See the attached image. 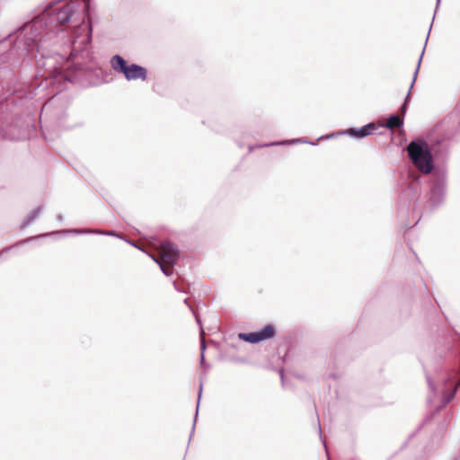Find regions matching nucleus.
<instances>
[{"label": "nucleus", "instance_id": "f257e3e1", "mask_svg": "<svg viewBox=\"0 0 460 460\" xmlns=\"http://www.w3.org/2000/svg\"><path fill=\"white\" fill-rule=\"evenodd\" d=\"M407 151L412 164L421 172L428 174L432 171V156L425 142L412 141L408 145Z\"/></svg>", "mask_w": 460, "mask_h": 460}, {"label": "nucleus", "instance_id": "f03ea898", "mask_svg": "<svg viewBox=\"0 0 460 460\" xmlns=\"http://www.w3.org/2000/svg\"><path fill=\"white\" fill-rule=\"evenodd\" d=\"M111 66L113 70L123 74L127 80H146V69L141 66L132 64L127 65L126 60L119 55H114L111 59Z\"/></svg>", "mask_w": 460, "mask_h": 460}, {"label": "nucleus", "instance_id": "7ed1b4c3", "mask_svg": "<svg viewBox=\"0 0 460 460\" xmlns=\"http://www.w3.org/2000/svg\"><path fill=\"white\" fill-rule=\"evenodd\" d=\"M160 256L161 261L153 256L151 257L157 264H159L163 273L166 276H170L172 274V270L170 268H166L164 264L173 265L177 261L179 258V251L177 247L171 242H164L161 244Z\"/></svg>", "mask_w": 460, "mask_h": 460}, {"label": "nucleus", "instance_id": "20e7f679", "mask_svg": "<svg viewBox=\"0 0 460 460\" xmlns=\"http://www.w3.org/2000/svg\"><path fill=\"white\" fill-rule=\"evenodd\" d=\"M92 40V29L88 25H80L75 31V39L73 41L71 56H84L88 50Z\"/></svg>", "mask_w": 460, "mask_h": 460}, {"label": "nucleus", "instance_id": "39448f33", "mask_svg": "<svg viewBox=\"0 0 460 460\" xmlns=\"http://www.w3.org/2000/svg\"><path fill=\"white\" fill-rule=\"evenodd\" d=\"M274 333L275 329L271 325H266L259 332L240 333L239 338L250 343H257L259 341L272 338Z\"/></svg>", "mask_w": 460, "mask_h": 460}, {"label": "nucleus", "instance_id": "423d86ee", "mask_svg": "<svg viewBox=\"0 0 460 460\" xmlns=\"http://www.w3.org/2000/svg\"><path fill=\"white\" fill-rule=\"evenodd\" d=\"M75 12L73 4H67L54 13V20L59 24L68 22Z\"/></svg>", "mask_w": 460, "mask_h": 460}, {"label": "nucleus", "instance_id": "0eeeda50", "mask_svg": "<svg viewBox=\"0 0 460 460\" xmlns=\"http://www.w3.org/2000/svg\"><path fill=\"white\" fill-rule=\"evenodd\" d=\"M374 128H375V124L374 123H368V124L365 125L364 127H362V128H360L358 129L350 128V129L347 130V133L350 137L359 138V137H364L366 136L370 135L371 134V130L374 129Z\"/></svg>", "mask_w": 460, "mask_h": 460}, {"label": "nucleus", "instance_id": "6e6552de", "mask_svg": "<svg viewBox=\"0 0 460 460\" xmlns=\"http://www.w3.org/2000/svg\"><path fill=\"white\" fill-rule=\"evenodd\" d=\"M41 211H42V208H40V207H39V208H35L34 210H32L31 212V214L25 219V221L23 223V226H30L40 216Z\"/></svg>", "mask_w": 460, "mask_h": 460}, {"label": "nucleus", "instance_id": "1a4fd4ad", "mask_svg": "<svg viewBox=\"0 0 460 460\" xmlns=\"http://www.w3.org/2000/svg\"><path fill=\"white\" fill-rule=\"evenodd\" d=\"M402 125V120L397 115H393L387 119L386 127L394 128Z\"/></svg>", "mask_w": 460, "mask_h": 460}, {"label": "nucleus", "instance_id": "9d476101", "mask_svg": "<svg viewBox=\"0 0 460 460\" xmlns=\"http://www.w3.org/2000/svg\"><path fill=\"white\" fill-rule=\"evenodd\" d=\"M423 54H424V49L422 50L421 55H420V58H419L418 65H417V68L415 69V72H414V75H413V79H412V82H411V84L410 90H409V92H408V93H407L406 99H408V98H409V95H410L411 90V88L413 87L414 82H415V80H416V78H417V75H418V72H419V68H420V62H421V59H422V56H423Z\"/></svg>", "mask_w": 460, "mask_h": 460}, {"label": "nucleus", "instance_id": "9b49d317", "mask_svg": "<svg viewBox=\"0 0 460 460\" xmlns=\"http://www.w3.org/2000/svg\"><path fill=\"white\" fill-rule=\"evenodd\" d=\"M205 341L202 340L201 341V355H200V364L201 366H205V358H204V350H205Z\"/></svg>", "mask_w": 460, "mask_h": 460}, {"label": "nucleus", "instance_id": "f8f14e48", "mask_svg": "<svg viewBox=\"0 0 460 460\" xmlns=\"http://www.w3.org/2000/svg\"><path fill=\"white\" fill-rule=\"evenodd\" d=\"M297 142H301L300 139H293L291 141H289L288 143H297ZM288 142H278V143H270V144H267V145H264L263 146H274V145H284V144H287Z\"/></svg>", "mask_w": 460, "mask_h": 460}, {"label": "nucleus", "instance_id": "ddd939ff", "mask_svg": "<svg viewBox=\"0 0 460 460\" xmlns=\"http://www.w3.org/2000/svg\"><path fill=\"white\" fill-rule=\"evenodd\" d=\"M455 394H456V388L454 389V391L452 392L450 396L444 398L443 405L447 404L454 397Z\"/></svg>", "mask_w": 460, "mask_h": 460}, {"label": "nucleus", "instance_id": "4468645a", "mask_svg": "<svg viewBox=\"0 0 460 460\" xmlns=\"http://www.w3.org/2000/svg\"><path fill=\"white\" fill-rule=\"evenodd\" d=\"M427 381H428V384H429V386L430 390H431L432 392H435L434 385H433V383L431 382V380L429 379V377H427Z\"/></svg>", "mask_w": 460, "mask_h": 460}, {"label": "nucleus", "instance_id": "2eb2a0df", "mask_svg": "<svg viewBox=\"0 0 460 460\" xmlns=\"http://www.w3.org/2000/svg\"><path fill=\"white\" fill-rule=\"evenodd\" d=\"M98 234H105V235H111V236H114L116 235L114 234V232H97Z\"/></svg>", "mask_w": 460, "mask_h": 460}, {"label": "nucleus", "instance_id": "dca6fc26", "mask_svg": "<svg viewBox=\"0 0 460 460\" xmlns=\"http://www.w3.org/2000/svg\"><path fill=\"white\" fill-rule=\"evenodd\" d=\"M202 384H200L199 385V399H198V404L199 403V401H200V397H201V393H202Z\"/></svg>", "mask_w": 460, "mask_h": 460}, {"label": "nucleus", "instance_id": "f3484780", "mask_svg": "<svg viewBox=\"0 0 460 460\" xmlns=\"http://www.w3.org/2000/svg\"><path fill=\"white\" fill-rule=\"evenodd\" d=\"M74 232L82 234V233H90L91 231L90 230H84V231L74 230Z\"/></svg>", "mask_w": 460, "mask_h": 460}, {"label": "nucleus", "instance_id": "a211bd4d", "mask_svg": "<svg viewBox=\"0 0 460 460\" xmlns=\"http://www.w3.org/2000/svg\"><path fill=\"white\" fill-rule=\"evenodd\" d=\"M401 109H402V112H405V111H406V103H404V104L402 106V108H401Z\"/></svg>", "mask_w": 460, "mask_h": 460}, {"label": "nucleus", "instance_id": "6ab92c4d", "mask_svg": "<svg viewBox=\"0 0 460 460\" xmlns=\"http://www.w3.org/2000/svg\"><path fill=\"white\" fill-rule=\"evenodd\" d=\"M281 379L283 380V371L280 372Z\"/></svg>", "mask_w": 460, "mask_h": 460}, {"label": "nucleus", "instance_id": "aec40b11", "mask_svg": "<svg viewBox=\"0 0 460 460\" xmlns=\"http://www.w3.org/2000/svg\"><path fill=\"white\" fill-rule=\"evenodd\" d=\"M129 243H130V244H132L133 246H136V247H137L136 243H131V242H130Z\"/></svg>", "mask_w": 460, "mask_h": 460}]
</instances>
